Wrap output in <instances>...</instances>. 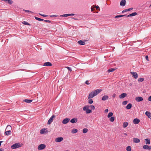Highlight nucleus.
<instances>
[{"label":"nucleus","mask_w":151,"mask_h":151,"mask_svg":"<svg viewBox=\"0 0 151 151\" xmlns=\"http://www.w3.org/2000/svg\"><path fill=\"white\" fill-rule=\"evenodd\" d=\"M102 91V89H98L95 90L93 91H92L88 95V99H91L93 98L94 96L97 95Z\"/></svg>","instance_id":"1"},{"label":"nucleus","mask_w":151,"mask_h":151,"mask_svg":"<svg viewBox=\"0 0 151 151\" xmlns=\"http://www.w3.org/2000/svg\"><path fill=\"white\" fill-rule=\"evenodd\" d=\"M22 144L20 143H17L14 144L11 146V148L12 149H15L21 147Z\"/></svg>","instance_id":"2"},{"label":"nucleus","mask_w":151,"mask_h":151,"mask_svg":"<svg viewBox=\"0 0 151 151\" xmlns=\"http://www.w3.org/2000/svg\"><path fill=\"white\" fill-rule=\"evenodd\" d=\"M46 145L44 144H41L39 145L37 147V149L41 150L44 149L46 147Z\"/></svg>","instance_id":"3"},{"label":"nucleus","mask_w":151,"mask_h":151,"mask_svg":"<svg viewBox=\"0 0 151 151\" xmlns=\"http://www.w3.org/2000/svg\"><path fill=\"white\" fill-rule=\"evenodd\" d=\"M55 117V116L54 115H53L48 120L47 122L48 124H50L51 122L53 121V119Z\"/></svg>","instance_id":"4"},{"label":"nucleus","mask_w":151,"mask_h":151,"mask_svg":"<svg viewBox=\"0 0 151 151\" xmlns=\"http://www.w3.org/2000/svg\"><path fill=\"white\" fill-rule=\"evenodd\" d=\"M130 73L132 75L134 78L136 79L137 78L138 75L137 73L134 72H131Z\"/></svg>","instance_id":"5"},{"label":"nucleus","mask_w":151,"mask_h":151,"mask_svg":"<svg viewBox=\"0 0 151 151\" xmlns=\"http://www.w3.org/2000/svg\"><path fill=\"white\" fill-rule=\"evenodd\" d=\"M63 140V138L62 137H59L56 138L55 141L57 142H60Z\"/></svg>","instance_id":"6"},{"label":"nucleus","mask_w":151,"mask_h":151,"mask_svg":"<svg viewBox=\"0 0 151 151\" xmlns=\"http://www.w3.org/2000/svg\"><path fill=\"white\" fill-rule=\"evenodd\" d=\"M70 120V119L69 118H65L63 120L62 122L63 124H66L69 122Z\"/></svg>","instance_id":"7"},{"label":"nucleus","mask_w":151,"mask_h":151,"mask_svg":"<svg viewBox=\"0 0 151 151\" xmlns=\"http://www.w3.org/2000/svg\"><path fill=\"white\" fill-rule=\"evenodd\" d=\"M135 100L137 102H140L143 100V98L141 96H138L136 98Z\"/></svg>","instance_id":"8"},{"label":"nucleus","mask_w":151,"mask_h":151,"mask_svg":"<svg viewBox=\"0 0 151 151\" xmlns=\"http://www.w3.org/2000/svg\"><path fill=\"white\" fill-rule=\"evenodd\" d=\"M137 13L136 12H134V13H133L131 14H130L128 15H126V17H130L134 16L137 15Z\"/></svg>","instance_id":"9"},{"label":"nucleus","mask_w":151,"mask_h":151,"mask_svg":"<svg viewBox=\"0 0 151 151\" xmlns=\"http://www.w3.org/2000/svg\"><path fill=\"white\" fill-rule=\"evenodd\" d=\"M77 119L76 117H75L72 119L70 121V122L72 123H76L77 122Z\"/></svg>","instance_id":"10"},{"label":"nucleus","mask_w":151,"mask_h":151,"mask_svg":"<svg viewBox=\"0 0 151 151\" xmlns=\"http://www.w3.org/2000/svg\"><path fill=\"white\" fill-rule=\"evenodd\" d=\"M140 122L139 119L137 118H135L134 119L133 121V123L134 124H137L139 123Z\"/></svg>","instance_id":"11"},{"label":"nucleus","mask_w":151,"mask_h":151,"mask_svg":"<svg viewBox=\"0 0 151 151\" xmlns=\"http://www.w3.org/2000/svg\"><path fill=\"white\" fill-rule=\"evenodd\" d=\"M127 96V94L126 93H123L119 96V97L120 99H123L126 97Z\"/></svg>","instance_id":"12"},{"label":"nucleus","mask_w":151,"mask_h":151,"mask_svg":"<svg viewBox=\"0 0 151 151\" xmlns=\"http://www.w3.org/2000/svg\"><path fill=\"white\" fill-rule=\"evenodd\" d=\"M142 148L144 150H150V147L147 145H144L143 146Z\"/></svg>","instance_id":"13"},{"label":"nucleus","mask_w":151,"mask_h":151,"mask_svg":"<svg viewBox=\"0 0 151 151\" xmlns=\"http://www.w3.org/2000/svg\"><path fill=\"white\" fill-rule=\"evenodd\" d=\"M126 1L125 0H122L120 2V5L124 6L125 5Z\"/></svg>","instance_id":"14"},{"label":"nucleus","mask_w":151,"mask_h":151,"mask_svg":"<svg viewBox=\"0 0 151 151\" xmlns=\"http://www.w3.org/2000/svg\"><path fill=\"white\" fill-rule=\"evenodd\" d=\"M52 64L49 62H47L44 63L43 66H52Z\"/></svg>","instance_id":"15"},{"label":"nucleus","mask_w":151,"mask_h":151,"mask_svg":"<svg viewBox=\"0 0 151 151\" xmlns=\"http://www.w3.org/2000/svg\"><path fill=\"white\" fill-rule=\"evenodd\" d=\"M109 97L108 96L104 95L102 98V100L103 101H105L108 99Z\"/></svg>","instance_id":"16"},{"label":"nucleus","mask_w":151,"mask_h":151,"mask_svg":"<svg viewBox=\"0 0 151 151\" xmlns=\"http://www.w3.org/2000/svg\"><path fill=\"white\" fill-rule=\"evenodd\" d=\"M145 115L148 116V117L150 118L151 117V114L149 111H147L145 112Z\"/></svg>","instance_id":"17"},{"label":"nucleus","mask_w":151,"mask_h":151,"mask_svg":"<svg viewBox=\"0 0 151 151\" xmlns=\"http://www.w3.org/2000/svg\"><path fill=\"white\" fill-rule=\"evenodd\" d=\"M133 142L135 143H138L140 142V140L138 138H133Z\"/></svg>","instance_id":"18"},{"label":"nucleus","mask_w":151,"mask_h":151,"mask_svg":"<svg viewBox=\"0 0 151 151\" xmlns=\"http://www.w3.org/2000/svg\"><path fill=\"white\" fill-rule=\"evenodd\" d=\"M128 125V123L127 122H125L123 123V126L124 128H125Z\"/></svg>","instance_id":"19"},{"label":"nucleus","mask_w":151,"mask_h":151,"mask_svg":"<svg viewBox=\"0 0 151 151\" xmlns=\"http://www.w3.org/2000/svg\"><path fill=\"white\" fill-rule=\"evenodd\" d=\"M132 107V104H131L129 103V104H128L127 105V106L126 107V108L127 109H129L131 108Z\"/></svg>","instance_id":"20"},{"label":"nucleus","mask_w":151,"mask_h":151,"mask_svg":"<svg viewBox=\"0 0 151 151\" xmlns=\"http://www.w3.org/2000/svg\"><path fill=\"white\" fill-rule=\"evenodd\" d=\"M78 43L79 45H84L85 44V42L81 40L79 41L78 42Z\"/></svg>","instance_id":"21"},{"label":"nucleus","mask_w":151,"mask_h":151,"mask_svg":"<svg viewBox=\"0 0 151 151\" xmlns=\"http://www.w3.org/2000/svg\"><path fill=\"white\" fill-rule=\"evenodd\" d=\"M133 9L132 8H130L129 9H125L122 12V13H124L126 12H127V11H130L131 10Z\"/></svg>","instance_id":"22"},{"label":"nucleus","mask_w":151,"mask_h":151,"mask_svg":"<svg viewBox=\"0 0 151 151\" xmlns=\"http://www.w3.org/2000/svg\"><path fill=\"white\" fill-rule=\"evenodd\" d=\"M146 144L149 145L150 144V139H145Z\"/></svg>","instance_id":"23"},{"label":"nucleus","mask_w":151,"mask_h":151,"mask_svg":"<svg viewBox=\"0 0 151 151\" xmlns=\"http://www.w3.org/2000/svg\"><path fill=\"white\" fill-rule=\"evenodd\" d=\"M4 1L7 3H8L9 4H11L12 3L13 1L11 0H4Z\"/></svg>","instance_id":"24"},{"label":"nucleus","mask_w":151,"mask_h":151,"mask_svg":"<svg viewBox=\"0 0 151 151\" xmlns=\"http://www.w3.org/2000/svg\"><path fill=\"white\" fill-rule=\"evenodd\" d=\"M32 101V100L30 99H25L23 101H24L27 103H30Z\"/></svg>","instance_id":"25"},{"label":"nucleus","mask_w":151,"mask_h":151,"mask_svg":"<svg viewBox=\"0 0 151 151\" xmlns=\"http://www.w3.org/2000/svg\"><path fill=\"white\" fill-rule=\"evenodd\" d=\"M89 108V106H85L83 108V110L84 111H86Z\"/></svg>","instance_id":"26"},{"label":"nucleus","mask_w":151,"mask_h":151,"mask_svg":"<svg viewBox=\"0 0 151 151\" xmlns=\"http://www.w3.org/2000/svg\"><path fill=\"white\" fill-rule=\"evenodd\" d=\"M115 69L113 68H111L109 69L108 70L107 72L108 73H110V72H113L115 70Z\"/></svg>","instance_id":"27"},{"label":"nucleus","mask_w":151,"mask_h":151,"mask_svg":"<svg viewBox=\"0 0 151 151\" xmlns=\"http://www.w3.org/2000/svg\"><path fill=\"white\" fill-rule=\"evenodd\" d=\"M11 130H9L8 131L5 132V134L6 135H8L11 134Z\"/></svg>","instance_id":"28"},{"label":"nucleus","mask_w":151,"mask_h":151,"mask_svg":"<svg viewBox=\"0 0 151 151\" xmlns=\"http://www.w3.org/2000/svg\"><path fill=\"white\" fill-rule=\"evenodd\" d=\"M78 132V130L77 129H72L71 132L73 133H75Z\"/></svg>","instance_id":"29"},{"label":"nucleus","mask_w":151,"mask_h":151,"mask_svg":"<svg viewBox=\"0 0 151 151\" xmlns=\"http://www.w3.org/2000/svg\"><path fill=\"white\" fill-rule=\"evenodd\" d=\"M12 127L10 125H8L6 129V130H11L12 129Z\"/></svg>","instance_id":"30"},{"label":"nucleus","mask_w":151,"mask_h":151,"mask_svg":"<svg viewBox=\"0 0 151 151\" xmlns=\"http://www.w3.org/2000/svg\"><path fill=\"white\" fill-rule=\"evenodd\" d=\"M88 129L87 128H84L83 130V133H86L88 131Z\"/></svg>","instance_id":"31"},{"label":"nucleus","mask_w":151,"mask_h":151,"mask_svg":"<svg viewBox=\"0 0 151 151\" xmlns=\"http://www.w3.org/2000/svg\"><path fill=\"white\" fill-rule=\"evenodd\" d=\"M126 15H119L116 16L115 17V18H117L121 17H123L125 16L126 17Z\"/></svg>","instance_id":"32"},{"label":"nucleus","mask_w":151,"mask_h":151,"mask_svg":"<svg viewBox=\"0 0 151 151\" xmlns=\"http://www.w3.org/2000/svg\"><path fill=\"white\" fill-rule=\"evenodd\" d=\"M113 115V113L112 112H109L107 115V117L108 118H110L111 117H112Z\"/></svg>","instance_id":"33"},{"label":"nucleus","mask_w":151,"mask_h":151,"mask_svg":"<svg viewBox=\"0 0 151 151\" xmlns=\"http://www.w3.org/2000/svg\"><path fill=\"white\" fill-rule=\"evenodd\" d=\"M126 150L127 151H131V148L130 146H128L127 147Z\"/></svg>","instance_id":"34"},{"label":"nucleus","mask_w":151,"mask_h":151,"mask_svg":"<svg viewBox=\"0 0 151 151\" xmlns=\"http://www.w3.org/2000/svg\"><path fill=\"white\" fill-rule=\"evenodd\" d=\"M109 120L110 121L112 122H113L114 120V117H113V116H112L109 119Z\"/></svg>","instance_id":"35"},{"label":"nucleus","mask_w":151,"mask_h":151,"mask_svg":"<svg viewBox=\"0 0 151 151\" xmlns=\"http://www.w3.org/2000/svg\"><path fill=\"white\" fill-rule=\"evenodd\" d=\"M22 23L24 25H30V24L26 21H23L22 22Z\"/></svg>","instance_id":"36"},{"label":"nucleus","mask_w":151,"mask_h":151,"mask_svg":"<svg viewBox=\"0 0 151 151\" xmlns=\"http://www.w3.org/2000/svg\"><path fill=\"white\" fill-rule=\"evenodd\" d=\"M35 19L38 20V21H43L44 20L42 19H41V18H38V17H35Z\"/></svg>","instance_id":"37"},{"label":"nucleus","mask_w":151,"mask_h":151,"mask_svg":"<svg viewBox=\"0 0 151 151\" xmlns=\"http://www.w3.org/2000/svg\"><path fill=\"white\" fill-rule=\"evenodd\" d=\"M86 114H89L92 112V111L90 109H88L86 112Z\"/></svg>","instance_id":"38"},{"label":"nucleus","mask_w":151,"mask_h":151,"mask_svg":"<svg viewBox=\"0 0 151 151\" xmlns=\"http://www.w3.org/2000/svg\"><path fill=\"white\" fill-rule=\"evenodd\" d=\"M144 80V79L143 78H140L138 79L139 82H142Z\"/></svg>","instance_id":"39"},{"label":"nucleus","mask_w":151,"mask_h":151,"mask_svg":"<svg viewBox=\"0 0 151 151\" xmlns=\"http://www.w3.org/2000/svg\"><path fill=\"white\" fill-rule=\"evenodd\" d=\"M88 103L90 104H91L93 103V101L91 99H89L88 101Z\"/></svg>","instance_id":"40"},{"label":"nucleus","mask_w":151,"mask_h":151,"mask_svg":"<svg viewBox=\"0 0 151 151\" xmlns=\"http://www.w3.org/2000/svg\"><path fill=\"white\" fill-rule=\"evenodd\" d=\"M45 129H42L40 130V133L41 134H44L45 133Z\"/></svg>","instance_id":"41"},{"label":"nucleus","mask_w":151,"mask_h":151,"mask_svg":"<svg viewBox=\"0 0 151 151\" xmlns=\"http://www.w3.org/2000/svg\"><path fill=\"white\" fill-rule=\"evenodd\" d=\"M23 11H24V12H29V13H33V12H32L30 11L26 10L25 9H23Z\"/></svg>","instance_id":"42"},{"label":"nucleus","mask_w":151,"mask_h":151,"mask_svg":"<svg viewBox=\"0 0 151 151\" xmlns=\"http://www.w3.org/2000/svg\"><path fill=\"white\" fill-rule=\"evenodd\" d=\"M69 14H63L62 15H61V16H62V17H67L68 16H70Z\"/></svg>","instance_id":"43"},{"label":"nucleus","mask_w":151,"mask_h":151,"mask_svg":"<svg viewBox=\"0 0 151 151\" xmlns=\"http://www.w3.org/2000/svg\"><path fill=\"white\" fill-rule=\"evenodd\" d=\"M90 107V109L92 110H94L95 108V106L93 105L89 106V108Z\"/></svg>","instance_id":"44"},{"label":"nucleus","mask_w":151,"mask_h":151,"mask_svg":"<svg viewBox=\"0 0 151 151\" xmlns=\"http://www.w3.org/2000/svg\"><path fill=\"white\" fill-rule=\"evenodd\" d=\"M127 101H125L122 102V104L123 105H125L127 103Z\"/></svg>","instance_id":"45"},{"label":"nucleus","mask_w":151,"mask_h":151,"mask_svg":"<svg viewBox=\"0 0 151 151\" xmlns=\"http://www.w3.org/2000/svg\"><path fill=\"white\" fill-rule=\"evenodd\" d=\"M66 68L68 69L70 71H72V70L69 67H67Z\"/></svg>","instance_id":"46"},{"label":"nucleus","mask_w":151,"mask_h":151,"mask_svg":"<svg viewBox=\"0 0 151 151\" xmlns=\"http://www.w3.org/2000/svg\"><path fill=\"white\" fill-rule=\"evenodd\" d=\"M148 100L149 101H151V96H150L148 98Z\"/></svg>","instance_id":"47"},{"label":"nucleus","mask_w":151,"mask_h":151,"mask_svg":"<svg viewBox=\"0 0 151 151\" xmlns=\"http://www.w3.org/2000/svg\"><path fill=\"white\" fill-rule=\"evenodd\" d=\"M145 58H146V60H147V61H149V60L148 59V56L147 55H146L145 57Z\"/></svg>","instance_id":"48"},{"label":"nucleus","mask_w":151,"mask_h":151,"mask_svg":"<svg viewBox=\"0 0 151 151\" xmlns=\"http://www.w3.org/2000/svg\"><path fill=\"white\" fill-rule=\"evenodd\" d=\"M44 22H47L49 23H50L51 22L49 20H44Z\"/></svg>","instance_id":"49"},{"label":"nucleus","mask_w":151,"mask_h":151,"mask_svg":"<svg viewBox=\"0 0 151 151\" xmlns=\"http://www.w3.org/2000/svg\"><path fill=\"white\" fill-rule=\"evenodd\" d=\"M85 83L87 85H89L90 83H89L88 81H86L85 82Z\"/></svg>","instance_id":"50"},{"label":"nucleus","mask_w":151,"mask_h":151,"mask_svg":"<svg viewBox=\"0 0 151 151\" xmlns=\"http://www.w3.org/2000/svg\"><path fill=\"white\" fill-rule=\"evenodd\" d=\"M116 96V94H114L112 95V97L113 98H115Z\"/></svg>","instance_id":"51"},{"label":"nucleus","mask_w":151,"mask_h":151,"mask_svg":"<svg viewBox=\"0 0 151 151\" xmlns=\"http://www.w3.org/2000/svg\"><path fill=\"white\" fill-rule=\"evenodd\" d=\"M56 17V15H51L50 16V17Z\"/></svg>","instance_id":"52"},{"label":"nucleus","mask_w":151,"mask_h":151,"mask_svg":"<svg viewBox=\"0 0 151 151\" xmlns=\"http://www.w3.org/2000/svg\"><path fill=\"white\" fill-rule=\"evenodd\" d=\"M109 111V110L108 109H106L105 110V113H107Z\"/></svg>","instance_id":"53"},{"label":"nucleus","mask_w":151,"mask_h":151,"mask_svg":"<svg viewBox=\"0 0 151 151\" xmlns=\"http://www.w3.org/2000/svg\"><path fill=\"white\" fill-rule=\"evenodd\" d=\"M41 15L43 17H47V15H44V14Z\"/></svg>","instance_id":"54"},{"label":"nucleus","mask_w":151,"mask_h":151,"mask_svg":"<svg viewBox=\"0 0 151 151\" xmlns=\"http://www.w3.org/2000/svg\"><path fill=\"white\" fill-rule=\"evenodd\" d=\"M96 9H98L99 8V7L98 6H96Z\"/></svg>","instance_id":"55"},{"label":"nucleus","mask_w":151,"mask_h":151,"mask_svg":"<svg viewBox=\"0 0 151 151\" xmlns=\"http://www.w3.org/2000/svg\"><path fill=\"white\" fill-rule=\"evenodd\" d=\"M70 16H73L74 15V14H69Z\"/></svg>","instance_id":"56"},{"label":"nucleus","mask_w":151,"mask_h":151,"mask_svg":"<svg viewBox=\"0 0 151 151\" xmlns=\"http://www.w3.org/2000/svg\"><path fill=\"white\" fill-rule=\"evenodd\" d=\"M4 150L2 148H0V151H4Z\"/></svg>","instance_id":"57"},{"label":"nucleus","mask_w":151,"mask_h":151,"mask_svg":"<svg viewBox=\"0 0 151 151\" xmlns=\"http://www.w3.org/2000/svg\"><path fill=\"white\" fill-rule=\"evenodd\" d=\"M91 10L92 12L93 11V8H91Z\"/></svg>","instance_id":"58"},{"label":"nucleus","mask_w":151,"mask_h":151,"mask_svg":"<svg viewBox=\"0 0 151 151\" xmlns=\"http://www.w3.org/2000/svg\"><path fill=\"white\" fill-rule=\"evenodd\" d=\"M124 135H126V136H127V133H124Z\"/></svg>","instance_id":"59"},{"label":"nucleus","mask_w":151,"mask_h":151,"mask_svg":"<svg viewBox=\"0 0 151 151\" xmlns=\"http://www.w3.org/2000/svg\"><path fill=\"white\" fill-rule=\"evenodd\" d=\"M129 85L130 86H132V83H130L129 84Z\"/></svg>","instance_id":"60"},{"label":"nucleus","mask_w":151,"mask_h":151,"mask_svg":"<svg viewBox=\"0 0 151 151\" xmlns=\"http://www.w3.org/2000/svg\"><path fill=\"white\" fill-rule=\"evenodd\" d=\"M39 14H40V15H42L41 14H40V13H39Z\"/></svg>","instance_id":"61"},{"label":"nucleus","mask_w":151,"mask_h":151,"mask_svg":"<svg viewBox=\"0 0 151 151\" xmlns=\"http://www.w3.org/2000/svg\"><path fill=\"white\" fill-rule=\"evenodd\" d=\"M150 6H151V4L150 5Z\"/></svg>","instance_id":"62"}]
</instances>
